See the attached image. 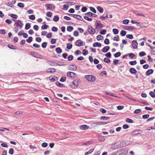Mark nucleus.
Listing matches in <instances>:
<instances>
[{"label": "nucleus", "mask_w": 155, "mask_h": 155, "mask_svg": "<svg viewBox=\"0 0 155 155\" xmlns=\"http://www.w3.org/2000/svg\"><path fill=\"white\" fill-rule=\"evenodd\" d=\"M121 54V53L120 52H117L114 54V56L115 58H117L120 57Z\"/></svg>", "instance_id": "4c0bfd02"}, {"label": "nucleus", "mask_w": 155, "mask_h": 155, "mask_svg": "<svg viewBox=\"0 0 155 155\" xmlns=\"http://www.w3.org/2000/svg\"><path fill=\"white\" fill-rule=\"evenodd\" d=\"M74 58L73 56L72 55H70L68 57V61H71Z\"/></svg>", "instance_id": "e433bc0d"}, {"label": "nucleus", "mask_w": 155, "mask_h": 155, "mask_svg": "<svg viewBox=\"0 0 155 155\" xmlns=\"http://www.w3.org/2000/svg\"><path fill=\"white\" fill-rule=\"evenodd\" d=\"M97 10L100 12L101 13L103 12V9L100 6H98L97 8Z\"/></svg>", "instance_id": "5701e85b"}, {"label": "nucleus", "mask_w": 155, "mask_h": 155, "mask_svg": "<svg viewBox=\"0 0 155 155\" xmlns=\"http://www.w3.org/2000/svg\"><path fill=\"white\" fill-rule=\"evenodd\" d=\"M85 79L88 81L94 82L96 80V78L92 75H87L85 76Z\"/></svg>", "instance_id": "f257e3e1"}, {"label": "nucleus", "mask_w": 155, "mask_h": 155, "mask_svg": "<svg viewBox=\"0 0 155 155\" xmlns=\"http://www.w3.org/2000/svg\"><path fill=\"white\" fill-rule=\"evenodd\" d=\"M110 117H106L104 116H102L100 117V119L103 120H107L110 119Z\"/></svg>", "instance_id": "412c9836"}, {"label": "nucleus", "mask_w": 155, "mask_h": 155, "mask_svg": "<svg viewBox=\"0 0 155 155\" xmlns=\"http://www.w3.org/2000/svg\"><path fill=\"white\" fill-rule=\"evenodd\" d=\"M79 127L81 130H86L89 128V126L87 125H83L80 126Z\"/></svg>", "instance_id": "9b49d317"}, {"label": "nucleus", "mask_w": 155, "mask_h": 155, "mask_svg": "<svg viewBox=\"0 0 155 155\" xmlns=\"http://www.w3.org/2000/svg\"><path fill=\"white\" fill-rule=\"evenodd\" d=\"M87 31L91 35L94 34L95 32V29L91 25H89L88 26Z\"/></svg>", "instance_id": "f03ea898"}, {"label": "nucleus", "mask_w": 155, "mask_h": 155, "mask_svg": "<svg viewBox=\"0 0 155 155\" xmlns=\"http://www.w3.org/2000/svg\"><path fill=\"white\" fill-rule=\"evenodd\" d=\"M51 30L53 31L56 32L58 31V28L56 27L53 26L52 27Z\"/></svg>", "instance_id": "603ef678"}, {"label": "nucleus", "mask_w": 155, "mask_h": 155, "mask_svg": "<svg viewBox=\"0 0 155 155\" xmlns=\"http://www.w3.org/2000/svg\"><path fill=\"white\" fill-rule=\"evenodd\" d=\"M104 61L105 63H109L110 62V60L109 59L105 58L104 59Z\"/></svg>", "instance_id": "c85d7f7f"}, {"label": "nucleus", "mask_w": 155, "mask_h": 155, "mask_svg": "<svg viewBox=\"0 0 155 155\" xmlns=\"http://www.w3.org/2000/svg\"><path fill=\"white\" fill-rule=\"evenodd\" d=\"M85 15H87L89 16H91L92 17L94 16V17H96L97 16V15L94 14L91 12H88L86 13Z\"/></svg>", "instance_id": "4468645a"}, {"label": "nucleus", "mask_w": 155, "mask_h": 155, "mask_svg": "<svg viewBox=\"0 0 155 155\" xmlns=\"http://www.w3.org/2000/svg\"><path fill=\"white\" fill-rule=\"evenodd\" d=\"M68 14L70 16L73 15V16L74 18H77V19L79 20L80 21H84V20H83L82 18L80 15H76V14H73V15H72L71 14Z\"/></svg>", "instance_id": "39448f33"}, {"label": "nucleus", "mask_w": 155, "mask_h": 155, "mask_svg": "<svg viewBox=\"0 0 155 155\" xmlns=\"http://www.w3.org/2000/svg\"><path fill=\"white\" fill-rule=\"evenodd\" d=\"M106 31L105 29H102L100 31V33L102 35H104L106 34Z\"/></svg>", "instance_id": "72a5a7b5"}, {"label": "nucleus", "mask_w": 155, "mask_h": 155, "mask_svg": "<svg viewBox=\"0 0 155 155\" xmlns=\"http://www.w3.org/2000/svg\"><path fill=\"white\" fill-rule=\"evenodd\" d=\"M126 37L127 38L129 39H132L133 38V35L131 34L127 35H126Z\"/></svg>", "instance_id": "bf43d9fd"}, {"label": "nucleus", "mask_w": 155, "mask_h": 155, "mask_svg": "<svg viewBox=\"0 0 155 155\" xmlns=\"http://www.w3.org/2000/svg\"><path fill=\"white\" fill-rule=\"evenodd\" d=\"M129 71L132 74H136L137 72V71L134 68H131L130 69Z\"/></svg>", "instance_id": "dca6fc26"}, {"label": "nucleus", "mask_w": 155, "mask_h": 155, "mask_svg": "<svg viewBox=\"0 0 155 155\" xmlns=\"http://www.w3.org/2000/svg\"><path fill=\"white\" fill-rule=\"evenodd\" d=\"M32 39L33 38L32 37H29L26 40V41L28 43H30L32 41Z\"/></svg>", "instance_id": "cd10ccee"}, {"label": "nucleus", "mask_w": 155, "mask_h": 155, "mask_svg": "<svg viewBox=\"0 0 155 155\" xmlns=\"http://www.w3.org/2000/svg\"><path fill=\"white\" fill-rule=\"evenodd\" d=\"M84 18L86 20H87L88 21H92V19L91 18H88V17H87L86 16H84Z\"/></svg>", "instance_id": "5fc2aeb1"}, {"label": "nucleus", "mask_w": 155, "mask_h": 155, "mask_svg": "<svg viewBox=\"0 0 155 155\" xmlns=\"http://www.w3.org/2000/svg\"><path fill=\"white\" fill-rule=\"evenodd\" d=\"M99 140L101 142L104 141V138L103 136H100L98 137Z\"/></svg>", "instance_id": "a19ab883"}, {"label": "nucleus", "mask_w": 155, "mask_h": 155, "mask_svg": "<svg viewBox=\"0 0 155 155\" xmlns=\"http://www.w3.org/2000/svg\"><path fill=\"white\" fill-rule=\"evenodd\" d=\"M121 152L123 153H124L125 154L127 153L128 152V150L126 148H124L120 150Z\"/></svg>", "instance_id": "aec40b11"}, {"label": "nucleus", "mask_w": 155, "mask_h": 155, "mask_svg": "<svg viewBox=\"0 0 155 155\" xmlns=\"http://www.w3.org/2000/svg\"><path fill=\"white\" fill-rule=\"evenodd\" d=\"M104 43L106 45H108L109 44V40L108 39L106 38L104 41Z\"/></svg>", "instance_id": "0e129e2a"}, {"label": "nucleus", "mask_w": 155, "mask_h": 155, "mask_svg": "<svg viewBox=\"0 0 155 155\" xmlns=\"http://www.w3.org/2000/svg\"><path fill=\"white\" fill-rule=\"evenodd\" d=\"M141 111V110L140 109H137L134 112V114H138L140 113Z\"/></svg>", "instance_id": "680f3d73"}, {"label": "nucleus", "mask_w": 155, "mask_h": 155, "mask_svg": "<svg viewBox=\"0 0 155 155\" xmlns=\"http://www.w3.org/2000/svg\"><path fill=\"white\" fill-rule=\"evenodd\" d=\"M73 35L75 36H78L79 35L78 32L77 31H75L73 32Z\"/></svg>", "instance_id": "13d9d810"}, {"label": "nucleus", "mask_w": 155, "mask_h": 155, "mask_svg": "<svg viewBox=\"0 0 155 155\" xmlns=\"http://www.w3.org/2000/svg\"><path fill=\"white\" fill-rule=\"evenodd\" d=\"M18 6L20 8H23L24 7V5L22 3H18Z\"/></svg>", "instance_id": "3c124183"}, {"label": "nucleus", "mask_w": 155, "mask_h": 155, "mask_svg": "<svg viewBox=\"0 0 155 155\" xmlns=\"http://www.w3.org/2000/svg\"><path fill=\"white\" fill-rule=\"evenodd\" d=\"M66 77H62L60 79V81L61 82H64L66 80Z\"/></svg>", "instance_id": "052dcab7"}, {"label": "nucleus", "mask_w": 155, "mask_h": 155, "mask_svg": "<svg viewBox=\"0 0 155 155\" xmlns=\"http://www.w3.org/2000/svg\"><path fill=\"white\" fill-rule=\"evenodd\" d=\"M113 32L114 34L115 35H116L118 34V31L116 28H114L113 29Z\"/></svg>", "instance_id": "473e14b6"}, {"label": "nucleus", "mask_w": 155, "mask_h": 155, "mask_svg": "<svg viewBox=\"0 0 155 155\" xmlns=\"http://www.w3.org/2000/svg\"><path fill=\"white\" fill-rule=\"evenodd\" d=\"M48 27V25H47L46 24H44L42 26L41 28V29H47Z\"/></svg>", "instance_id": "58836bf2"}, {"label": "nucleus", "mask_w": 155, "mask_h": 155, "mask_svg": "<svg viewBox=\"0 0 155 155\" xmlns=\"http://www.w3.org/2000/svg\"><path fill=\"white\" fill-rule=\"evenodd\" d=\"M123 22L124 24H128L129 22V21L128 19H124L123 20Z\"/></svg>", "instance_id": "8fccbe9b"}, {"label": "nucleus", "mask_w": 155, "mask_h": 155, "mask_svg": "<svg viewBox=\"0 0 155 155\" xmlns=\"http://www.w3.org/2000/svg\"><path fill=\"white\" fill-rule=\"evenodd\" d=\"M149 115L148 114H144L143 115L142 117L144 119H146L149 117Z\"/></svg>", "instance_id": "864d4df0"}, {"label": "nucleus", "mask_w": 155, "mask_h": 155, "mask_svg": "<svg viewBox=\"0 0 155 155\" xmlns=\"http://www.w3.org/2000/svg\"><path fill=\"white\" fill-rule=\"evenodd\" d=\"M47 45V43L46 42H44L41 45L42 48H45Z\"/></svg>", "instance_id": "4d7b16f0"}, {"label": "nucleus", "mask_w": 155, "mask_h": 155, "mask_svg": "<svg viewBox=\"0 0 155 155\" xmlns=\"http://www.w3.org/2000/svg\"><path fill=\"white\" fill-rule=\"evenodd\" d=\"M129 63L130 65H133L136 64L137 62L136 61H130Z\"/></svg>", "instance_id": "79ce46f5"}, {"label": "nucleus", "mask_w": 155, "mask_h": 155, "mask_svg": "<svg viewBox=\"0 0 155 155\" xmlns=\"http://www.w3.org/2000/svg\"><path fill=\"white\" fill-rule=\"evenodd\" d=\"M83 43L84 42L82 41L81 40H78L76 41L75 45L78 46H82Z\"/></svg>", "instance_id": "6e6552de"}, {"label": "nucleus", "mask_w": 155, "mask_h": 155, "mask_svg": "<svg viewBox=\"0 0 155 155\" xmlns=\"http://www.w3.org/2000/svg\"><path fill=\"white\" fill-rule=\"evenodd\" d=\"M63 8L62 9L64 10H67L69 8V6L68 5H64L63 6Z\"/></svg>", "instance_id": "09e8293b"}, {"label": "nucleus", "mask_w": 155, "mask_h": 155, "mask_svg": "<svg viewBox=\"0 0 155 155\" xmlns=\"http://www.w3.org/2000/svg\"><path fill=\"white\" fill-rule=\"evenodd\" d=\"M9 153L10 154L12 155L14 153V150L13 148H10L9 150Z\"/></svg>", "instance_id": "69168bd1"}, {"label": "nucleus", "mask_w": 155, "mask_h": 155, "mask_svg": "<svg viewBox=\"0 0 155 155\" xmlns=\"http://www.w3.org/2000/svg\"><path fill=\"white\" fill-rule=\"evenodd\" d=\"M69 68L70 70L75 71L76 70L77 67L74 64H71L69 66Z\"/></svg>", "instance_id": "0eeeda50"}, {"label": "nucleus", "mask_w": 155, "mask_h": 155, "mask_svg": "<svg viewBox=\"0 0 155 155\" xmlns=\"http://www.w3.org/2000/svg\"><path fill=\"white\" fill-rule=\"evenodd\" d=\"M59 20V18L57 15L55 16L53 19V20L55 22L58 21Z\"/></svg>", "instance_id": "c756f323"}, {"label": "nucleus", "mask_w": 155, "mask_h": 155, "mask_svg": "<svg viewBox=\"0 0 155 155\" xmlns=\"http://www.w3.org/2000/svg\"><path fill=\"white\" fill-rule=\"evenodd\" d=\"M67 74L68 76L71 78H74L76 77V74L72 72H68Z\"/></svg>", "instance_id": "423d86ee"}, {"label": "nucleus", "mask_w": 155, "mask_h": 155, "mask_svg": "<svg viewBox=\"0 0 155 155\" xmlns=\"http://www.w3.org/2000/svg\"><path fill=\"white\" fill-rule=\"evenodd\" d=\"M153 70L152 69H150L148 70L146 72V74L147 76H149L153 73Z\"/></svg>", "instance_id": "f3484780"}, {"label": "nucleus", "mask_w": 155, "mask_h": 155, "mask_svg": "<svg viewBox=\"0 0 155 155\" xmlns=\"http://www.w3.org/2000/svg\"><path fill=\"white\" fill-rule=\"evenodd\" d=\"M87 9L85 7H83L81 9V11L83 12H85L86 11Z\"/></svg>", "instance_id": "774afa93"}, {"label": "nucleus", "mask_w": 155, "mask_h": 155, "mask_svg": "<svg viewBox=\"0 0 155 155\" xmlns=\"http://www.w3.org/2000/svg\"><path fill=\"white\" fill-rule=\"evenodd\" d=\"M73 29V28L72 26H68L67 28V31H71Z\"/></svg>", "instance_id": "bb28decb"}, {"label": "nucleus", "mask_w": 155, "mask_h": 155, "mask_svg": "<svg viewBox=\"0 0 155 155\" xmlns=\"http://www.w3.org/2000/svg\"><path fill=\"white\" fill-rule=\"evenodd\" d=\"M72 83L73 85H74L73 88H75L78 85L79 82L78 80L75 79L73 81Z\"/></svg>", "instance_id": "2eb2a0df"}, {"label": "nucleus", "mask_w": 155, "mask_h": 155, "mask_svg": "<svg viewBox=\"0 0 155 155\" xmlns=\"http://www.w3.org/2000/svg\"><path fill=\"white\" fill-rule=\"evenodd\" d=\"M82 51H83L82 54L84 55H86L88 53L87 51L85 49L83 50Z\"/></svg>", "instance_id": "de8ad7c7"}, {"label": "nucleus", "mask_w": 155, "mask_h": 155, "mask_svg": "<svg viewBox=\"0 0 155 155\" xmlns=\"http://www.w3.org/2000/svg\"><path fill=\"white\" fill-rule=\"evenodd\" d=\"M103 37L101 35H98L97 37L96 38L97 40H101L102 39Z\"/></svg>", "instance_id": "c03bdc74"}, {"label": "nucleus", "mask_w": 155, "mask_h": 155, "mask_svg": "<svg viewBox=\"0 0 155 155\" xmlns=\"http://www.w3.org/2000/svg\"><path fill=\"white\" fill-rule=\"evenodd\" d=\"M101 44L99 42H94L93 43V46L94 47H100L101 46Z\"/></svg>", "instance_id": "a211bd4d"}, {"label": "nucleus", "mask_w": 155, "mask_h": 155, "mask_svg": "<svg viewBox=\"0 0 155 155\" xmlns=\"http://www.w3.org/2000/svg\"><path fill=\"white\" fill-rule=\"evenodd\" d=\"M100 110L103 114L107 112L106 110L105 109L102 108L100 109Z\"/></svg>", "instance_id": "338daca9"}, {"label": "nucleus", "mask_w": 155, "mask_h": 155, "mask_svg": "<svg viewBox=\"0 0 155 155\" xmlns=\"http://www.w3.org/2000/svg\"><path fill=\"white\" fill-rule=\"evenodd\" d=\"M124 29L126 30L132 31L134 29V27L132 26H126L124 27Z\"/></svg>", "instance_id": "9d476101"}, {"label": "nucleus", "mask_w": 155, "mask_h": 155, "mask_svg": "<svg viewBox=\"0 0 155 155\" xmlns=\"http://www.w3.org/2000/svg\"><path fill=\"white\" fill-rule=\"evenodd\" d=\"M55 84H56L57 86H58L59 87H64L63 84L60 83L58 81H57L56 82Z\"/></svg>", "instance_id": "a878e982"}, {"label": "nucleus", "mask_w": 155, "mask_h": 155, "mask_svg": "<svg viewBox=\"0 0 155 155\" xmlns=\"http://www.w3.org/2000/svg\"><path fill=\"white\" fill-rule=\"evenodd\" d=\"M72 47V45L70 43H68L67 44V48L68 49H71Z\"/></svg>", "instance_id": "b1692460"}, {"label": "nucleus", "mask_w": 155, "mask_h": 155, "mask_svg": "<svg viewBox=\"0 0 155 155\" xmlns=\"http://www.w3.org/2000/svg\"><path fill=\"white\" fill-rule=\"evenodd\" d=\"M95 25H96V28L97 29L101 28L103 27V25L100 21H96L95 23Z\"/></svg>", "instance_id": "20e7f679"}, {"label": "nucleus", "mask_w": 155, "mask_h": 155, "mask_svg": "<svg viewBox=\"0 0 155 155\" xmlns=\"http://www.w3.org/2000/svg\"><path fill=\"white\" fill-rule=\"evenodd\" d=\"M45 6H47L46 10H49L52 11L55 8V6L52 4H46L45 5Z\"/></svg>", "instance_id": "7ed1b4c3"}, {"label": "nucleus", "mask_w": 155, "mask_h": 155, "mask_svg": "<svg viewBox=\"0 0 155 155\" xmlns=\"http://www.w3.org/2000/svg\"><path fill=\"white\" fill-rule=\"evenodd\" d=\"M29 18L31 20H34L35 19V15H32L29 16Z\"/></svg>", "instance_id": "a18cd8bd"}, {"label": "nucleus", "mask_w": 155, "mask_h": 155, "mask_svg": "<svg viewBox=\"0 0 155 155\" xmlns=\"http://www.w3.org/2000/svg\"><path fill=\"white\" fill-rule=\"evenodd\" d=\"M31 27L30 24L29 23H26L25 26V29L28 30Z\"/></svg>", "instance_id": "7c9ffc66"}, {"label": "nucleus", "mask_w": 155, "mask_h": 155, "mask_svg": "<svg viewBox=\"0 0 155 155\" xmlns=\"http://www.w3.org/2000/svg\"><path fill=\"white\" fill-rule=\"evenodd\" d=\"M48 63L50 65L52 66H54V64L56 63L55 62H53L51 61H47Z\"/></svg>", "instance_id": "393cba45"}, {"label": "nucleus", "mask_w": 155, "mask_h": 155, "mask_svg": "<svg viewBox=\"0 0 155 155\" xmlns=\"http://www.w3.org/2000/svg\"><path fill=\"white\" fill-rule=\"evenodd\" d=\"M132 45L133 48L136 49L138 46V43L136 41L134 40L132 42Z\"/></svg>", "instance_id": "1a4fd4ad"}, {"label": "nucleus", "mask_w": 155, "mask_h": 155, "mask_svg": "<svg viewBox=\"0 0 155 155\" xmlns=\"http://www.w3.org/2000/svg\"><path fill=\"white\" fill-rule=\"evenodd\" d=\"M126 121L130 123H132L133 122V120L129 118H127L126 120Z\"/></svg>", "instance_id": "f704fd0d"}, {"label": "nucleus", "mask_w": 155, "mask_h": 155, "mask_svg": "<svg viewBox=\"0 0 155 155\" xmlns=\"http://www.w3.org/2000/svg\"><path fill=\"white\" fill-rule=\"evenodd\" d=\"M94 150V149H92L89 150L88 152H86L84 155H88V154L91 153Z\"/></svg>", "instance_id": "c9c22d12"}, {"label": "nucleus", "mask_w": 155, "mask_h": 155, "mask_svg": "<svg viewBox=\"0 0 155 155\" xmlns=\"http://www.w3.org/2000/svg\"><path fill=\"white\" fill-rule=\"evenodd\" d=\"M119 39L120 38L119 36L118 35H116L114 37L113 40L114 41H118L119 40Z\"/></svg>", "instance_id": "6e6d98bb"}, {"label": "nucleus", "mask_w": 155, "mask_h": 155, "mask_svg": "<svg viewBox=\"0 0 155 155\" xmlns=\"http://www.w3.org/2000/svg\"><path fill=\"white\" fill-rule=\"evenodd\" d=\"M126 34L125 31L122 30L120 31V34L123 36H124Z\"/></svg>", "instance_id": "ea45409f"}, {"label": "nucleus", "mask_w": 155, "mask_h": 155, "mask_svg": "<svg viewBox=\"0 0 155 155\" xmlns=\"http://www.w3.org/2000/svg\"><path fill=\"white\" fill-rule=\"evenodd\" d=\"M154 92L151 91L149 93L150 95L153 98H154L155 97V94L154 93Z\"/></svg>", "instance_id": "2f4dec72"}, {"label": "nucleus", "mask_w": 155, "mask_h": 155, "mask_svg": "<svg viewBox=\"0 0 155 155\" xmlns=\"http://www.w3.org/2000/svg\"><path fill=\"white\" fill-rule=\"evenodd\" d=\"M47 72H54L55 71V69L54 68H48L46 71Z\"/></svg>", "instance_id": "6ab92c4d"}, {"label": "nucleus", "mask_w": 155, "mask_h": 155, "mask_svg": "<svg viewBox=\"0 0 155 155\" xmlns=\"http://www.w3.org/2000/svg\"><path fill=\"white\" fill-rule=\"evenodd\" d=\"M105 56L109 58H110L111 57V54L110 52H109L107 53L106 54H105Z\"/></svg>", "instance_id": "e2e57ef3"}, {"label": "nucleus", "mask_w": 155, "mask_h": 155, "mask_svg": "<svg viewBox=\"0 0 155 155\" xmlns=\"http://www.w3.org/2000/svg\"><path fill=\"white\" fill-rule=\"evenodd\" d=\"M10 16L13 18H17L18 17L17 15L14 14H11Z\"/></svg>", "instance_id": "49530a36"}, {"label": "nucleus", "mask_w": 155, "mask_h": 155, "mask_svg": "<svg viewBox=\"0 0 155 155\" xmlns=\"http://www.w3.org/2000/svg\"><path fill=\"white\" fill-rule=\"evenodd\" d=\"M90 10L94 13H96V11L94 8L90 7Z\"/></svg>", "instance_id": "37998d69"}, {"label": "nucleus", "mask_w": 155, "mask_h": 155, "mask_svg": "<svg viewBox=\"0 0 155 155\" xmlns=\"http://www.w3.org/2000/svg\"><path fill=\"white\" fill-rule=\"evenodd\" d=\"M56 52L58 54H60L62 52V50L59 47L57 48H56Z\"/></svg>", "instance_id": "4be33fe9"}, {"label": "nucleus", "mask_w": 155, "mask_h": 155, "mask_svg": "<svg viewBox=\"0 0 155 155\" xmlns=\"http://www.w3.org/2000/svg\"><path fill=\"white\" fill-rule=\"evenodd\" d=\"M142 131L140 130H137L133 131L132 132L131 134L132 135H137L142 133Z\"/></svg>", "instance_id": "ddd939ff"}, {"label": "nucleus", "mask_w": 155, "mask_h": 155, "mask_svg": "<svg viewBox=\"0 0 155 155\" xmlns=\"http://www.w3.org/2000/svg\"><path fill=\"white\" fill-rule=\"evenodd\" d=\"M110 49V47L106 46L104 47L102 50L101 51L104 53H106Z\"/></svg>", "instance_id": "f8f14e48"}]
</instances>
